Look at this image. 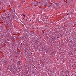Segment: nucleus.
<instances>
[{
	"mask_svg": "<svg viewBox=\"0 0 76 76\" xmlns=\"http://www.w3.org/2000/svg\"><path fill=\"white\" fill-rule=\"evenodd\" d=\"M55 3L56 4L57 3V2H55Z\"/></svg>",
	"mask_w": 76,
	"mask_h": 76,
	"instance_id": "nucleus-6",
	"label": "nucleus"
},
{
	"mask_svg": "<svg viewBox=\"0 0 76 76\" xmlns=\"http://www.w3.org/2000/svg\"><path fill=\"white\" fill-rule=\"evenodd\" d=\"M29 20L30 21H31V20Z\"/></svg>",
	"mask_w": 76,
	"mask_h": 76,
	"instance_id": "nucleus-4",
	"label": "nucleus"
},
{
	"mask_svg": "<svg viewBox=\"0 0 76 76\" xmlns=\"http://www.w3.org/2000/svg\"><path fill=\"white\" fill-rule=\"evenodd\" d=\"M28 58V59L29 58Z\"/></svg>",
	"mask_w": 76,
	"mask_h": 76,
	"instance_id": "nucleus-9",
	"label": "nucleus"
},
{
	"mask_svg": "<svg viewBox=\"0 0 76 76\" xmlns=\"http://www.w3.org/2000/svg\"><path fill=\"white\" fill-rule=\"evenodd\" d=\"M72 67H73V66L72 65Z\"/></svg>",
	"mask_w": 76,
	"mask_h": 76,
	"instance_id": "nucleus-3",
	"label": "nucleus"
},
{
	"mask_svg": "<svg viewBox=\"0 0 76 76\" xmlns=\"http://www.w3.org/2000/svg\"><path fill=\"white\" fill-rule=\"evenodd\" d=\"M22 15L23 16H24V18H25V15H24V14H22Z\"/></svg>",
	"mask_w": 76,
	"mask_h": 76,
	"instance_id": "nucleus-1",
	"label": "nucleus"
},
{
	"mask_svg": "<svg viewBox=\"0 0 76 76\" xmlns=\"http://www.w3.org/2000/svg\"><path fill=\"white\" fill-rule=\"evenodd\" d=\"M14 12L15 13V10H14Z\"/></svg>",
	"mask_w": 76,
	"mask_h": 76,
	"instance_id": "nucleus-2",
	"label": "nucleus"
},
{
	"mask_svg": "<svg viewBox=\"0 0 76 76\" xmlns=\"http://www.w3.org/2000/svg\"><path fill=\"white\" fill-rule=\"evenodd\" d=\"M52 39H53V38H52Z\"/></svg>",
	"mask_w": 76,
	"mask_h": 76,
	"instance_id": "nucleus-10",
	"label": "nucleus"
},
{
	"mask_svg": "<svg viewBox=\"0 0 76 76\" xmlns=\"http://www.w3.org/2000/svg\"><path fill=\"white\" fill-rule=\"evenodd\" d=\"M8 17H9V16H8Z\"/></svg>",
	"mask_w": 76,
	"mask_h": 76,
	"instance_id": "nucleus-13",
	"label": "nucleus"
},
{
	"mask_svg": "<svg viewBox=\"0 0 76 76\" xmlns=\"http://www.w3.org/2000/svg\"><path fill=\"white\" fill-rule=\"evenodd\" d=\"M59 38V37H57V38Z\"/></svg>",
	"mask_w": 76,
	"mask_h": 76,
	"instance_id": "nucleus-5",
	"label": "nucleus"
},
{
	"mask_svg": "<svg viewBox=\"0 0 76 76\" xmlns=\"http://www.w3.org/2000/svg\"><path fill=\"white\" fill-rule=\"evenodd\" d=\"M21 44H22V43H21Z\"/></svg>",
	"mask_w": 76,
	"mask_h": 76,
	"instance_id": "nucleus-11",
	"label": "nucleus"
},
{
	"mask_svg": "<svg viewBox=\"0 0 76 76\" xmlns=\"http://www.w3.org/2000/svg\"><path fill=\"white\" fill-rule=\"evenodd\" d=\"M23 2H25V1H23Z\"/></svg>",
	"mask_w": 76,
	"mask_h": 76,
	"instance_id": "nucleus-7",
	"label": "nucleus"
},
{
	"mask_svg": "<svg viewBox=\"0 0 76 76\" xmlns=\"http://www.w3.org/2000/svg\"><path fill=\"white\" fill-rule=\"evenodd\" d=\"M21 44H22V43H21Z\"/></svg>",
	"mask_w": 76,
	"mask_h": 76,
	"instance_id": "nucleus-12",
	"label": "nucleus"
},
{
	"mask_svg": "<svg viewBox=\"0 0 76 76\" xmlns=\"http://www.w3.org/2000/svg\"><path fill=\"white\" fill-rule=\"evenodd\" d=\"M31 54H32V53H31Z\"/></svg>",
	"mask_w": 76,
	"mask_h": 76,
	"instance_id": "nucleus-8",
	"label": "nucleus"
}]
</instances>
